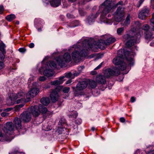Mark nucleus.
Here are the masks:
<instances>
[{
  "label": "nucleus",
  "mask_w": 154,
  "mask_h": 154,
  "mask_svg": "<svg viewBox=\"0 0 154 154\" xmlns=\"http://www.w3.org/2000/svg\"><path fill=\"white\" fill-rule=\"evenodd\" d=\"M81 43L82 45V48H81V51L79 53L78 51L75 50L72 54V59L76 63L79 62L81 60V57L86 56L87 55L88 50L92 49L93 46L92 45H90L88 40L85 39L84 41H79L77 44L72 46V48L75 50L79 49L81 50L80 46Z\"/></svg>",
  "instance_id": "f257e3e1"
},
{
  "label": "nucleus",
  "mask_w": 154,
  "mask_h": 154,
  "mask_svg": "<svg viewBox=\"0 0 154 154\" xmlns=\"http://www.w3.org/2000/svg\"><path fill=\"white\" fill-rule=\"evenodd\" d=\"M102 5L104 6V8L100 17L101 23H104L111 24L113 21L108 19L104 16L111 11L113 7L112 0H106L102 4Z\"/></svg>",
  "instance_id": "f03ea898"
},
{
  "label": "nucleus",
  "mask_w": 154,
  "mask_h": 154,
  "mask_svg": "<svg viewBox=\"0 0 154 154\" xmlns=\"http://www.w3.org/2000/svg\"><path fill=\"white\" fill-rule=\"evenodd\" d=\"M120 72L119 69L116 67L106 69L104 73V76L100 75L96 78V81L98 83L104 84L106 82V77H109L111 76H116L120 74Z\"/></svg>",
  "instance_id": "7ed1b4c3"
},
{
  "label": "nucleus",
  "mask_w": 154,
  "mask_h": 154,
  "mask_svg": "<svg viewBox=\"0 0 154 154\" xmlns=\"http://www.w3.org/2000/svg\"><path fill=\"white\" fill-rule=\"evenodd\" d=\"M56 66L57 64L54 61H49L47 63L44 71L43 67L42 66L39 69V72L40 74H42L43 72V74L48 77H51L54 73L52 68H56Z\"/></svg>",
  "instance_id": "20e7f679"
},
{
  "label": "nucleus",
  "mask_w": 154,
  "mask_h": 154,
  "mask_svg": "<svg viewBox=\"0 0 154 154\" xmlns=\"http://www.w3.org/2000/svg\"><path fill=\"white\" fill-rule=\"evenodd\" d=\"M142 35V32H140L133 37L131 36L129 34L124 35L123 37L124 38L128 40L126 43V46L128 47H129L134 45L135 43H139V39Z\"/></svg>",
  "instance_id": "39448f33"
},
{
  "label": "nucleus",
  "mask_w": 154,
  "mask_h": 154,
  "mask_svg": "<svg viewBox=\"0 0 154 154\" xmlns=\"http://www.w3.org/2000/svg\"><path fill=\"white\" fill-rule=\"evenodd\" d=\"M57 61L59 66L61 67H65L67 63L71 60V58L68 52L65 53L63 55L56 58Z\"/></svg>",
  "instance_id": "423d86ee"
},
{
  "label": "nucleus",
  "mask_w": 154,
  "mask_h": 154,
  "mask_svg": "<svg viewBox=\"0 0 154 154\" xmlns=\"http://www.w3.org/2000/svg\"><path fill=\"white\" fill-rule=\"evenodd\" d=\"M122 50H119L118 51V54L119 56L115 58L112 60L113 63L116 66H118L120 69L122 70H125L126 67V64L124 62L122 58L123 55L121 54Z\"/></svg>",
  "instance_id": "0eeeda50"
},
{
  "label": "nucleus",
  "mask_w": 154,
  "mask_h": 154,
  "mask_svg": "<svg viewBox=\"0 0 154 154\" xmlns=\"http://www.w3.org/2000/svg\"><path fill=\"white\" fill-rule=\"evenodd\" d=\"M88 83L85 81L80 82L78 83L75 87H72L74 94L75 96H78L79 94V93L78 91H80L85 89L87 86Z\"/></svg>",
  "instance_id": "6e6552de"
},
{
  "label": "nucleus",
  "mask_w": 154,
  "mask_h": 154,
  "mask_svg": "<svg viewBox=\"0 0 154 154\" xmlns=\"http://www.w3.org/2000/svg\"><path fill=\"white\" fill-rule=\"evenodd\" d=\"M125 8L122 5L118 7L116 11L113 14L115 20L117 22H119L125 14Z\"/></svg>",
  "instance_id": "1a4fd4ad"
},
{
  "label": "nucleus",
  "mask_w": 154,
  "mask_h": 154,
  "mask_svg": "<svg viewBox=\"0 0 154 154\" xmlns=\"http://www.w3.org/2000/svg\"><path fill=\"white\" fill-rule=\"evenodd\" d=\"M63 87L62 86H58L55 89L53 90L51 92L50 96L52 102H55L59 98L58 93Z\"/></svg>",
  "instance_id": "9d476101"
},
{
  "label": "nucleus",
  "mask_w": 154,
  "mask_h": 154,
  "mask_svg": "<svg viewBox=\"0 0 154 154\" xmlns=\"http://www.w3.org/2000/svg\"><path fill=\"white\" fill-rule=\"evenodd\" d=\"M149 9L146 7L143 8L139 13L138 17L141 20H144L149 15Z\"/></svg>",
  "instance_id": "9b49d317"
},
{
  "label": "nucleus",
  "mask_w": 154,
  "mask_h": 154,
  "mask_svg": "<svg viewBox=\"0 0 154 154\" xmlns=\"http://www.w3.org/2000/svg\"><path fill=\"white\" fill-rule=\"evenodd\" d=\"M25 96V94L23 92L21 91L15 95L14 98L15 100H17V103H19L21 102H25L24 98Z\"/></svg>",
  "instance_id": "f8f14e48"
},
{
  "label": "nucleus",
  "mask_w": 154,
  "mask_h": 154,
  "mask_svg": "<svg viewBox=\"0 0 154 154\" xmlns=\"http://www.w3.org/2000/svg\"><path fill=\"white\" fill-rule=\"evenodd\" d=\"M21 119L24 122H28L29 121L31 118V115L29 111L24 112L20 116Z\"/></svg>",
  "instance_id": "ddd939ff"
},
{
  "label": "nucleus",
  "mask_w": 154,
  "mask_h": 154,
  "mask_svg": "<svg viewBox=\"0 0 154 154\" xmlns=\"http://www.w3.org/2000/svg\"><path fill=\"white\" fill-rule=\"evenodd\" d=\"M38 89L36 88H34L31 89L26 94V97L28 99L33 98L36 96L39 93Z\"/></svg>",
  "instance_id": "4468645a"
},
{
  "label": "nucleus",
  "mask_w": 154,
  "mask_h": 154,
  "mask_svg": "<svg viewBox=\"0 0 154 154\" xmlns=\"http://www.w3.org/2000/svg\"><path fill=\"white\" fill-rule=\"evenodd\" d=\"M29 110L30 111V112H31L35 117L38 116L41 113V112L39 110V106H32Z\"/></svg>",
  "instance_id": "2eb2a0df"
},
{
  "label": "nucleus",
  "mask_w": 154,
  "mask_h": 154,
  "mask_svg": "<svg viewBox=\"0 0 154 154\" xmlns=\"http://www.w3.org/2000/svg\"><path fill=\"white\" fill-rule=\"evenodd\" d=\"M14 128V126L12 122H8L5 125L3 130L5 133H8L9 131H12Z\"/></svg>",
  "instance_id": "dca6fc26"
},
{
  "label": "nucleus",
  "mask_w": 154,
  "mask_h": 154,
  "mask_svg": "<svg viewBox=\"0 0 154 154\" xmlns=\"http://www.w3.org/2000/svg\"><path fill=\"white\" fill-rule=\"evenodd\" d=\"M126 54H128V56H126V60L127 61L128 65L131 66L133 65L134 63V61L132 58L133 55H132V53H129V52L127 51L125 53Z\"/></svg>",
  "instance_id": "f3484780"
},
{
  "label": "nucleus",
  "mask_w": 154,
  "mask_h": 154,
  "mask_svg": "<svg viewBox=\"0 0 154 154\" xmlns=\"http://www.w3.org/2000/svg\"><path fill=\"white\" fill-rule=\"evenodd\" d=\"M21 119L15 118L14 119V123L16 128L19 130L21 128Z\"/></svg>",
  "instance_id": "a211bd4d"
},
{
  "label": "nucleus",
  "mask_w": 154,
  "mask_h": 154,
  "mask_svg": "<svg viewBox=\"0 0 154 154\" xmlns=\"http://www.w3.org/2000/svg\"><path fill=\"white\" fill-rule=\"evenodd\" d=\"M63 77H60L59 78L58 80H55L51 82L50 84L51 85L55 86H57L62 84L65 80H63Z\"/></svg>",
  "instance_id": "6ab92c4d"
},
{
  "label": "nucleus",
  "mask_w": 154,
  "mask_h": 154,
  "mask_svg": "<svg viewBox=\"0 0 154 154\" xmlns=\"http://www.w3.org/2000/svg\"><path fill=\"white\" fill-rule=\"evenodd\" d=\"M98 14H97L96 15H92L89 16L88 18V21L89 24H92L94 22L95 19L97 18Z\"/></svg>",
  "instance_id": "aec40b11"
},
{
  "label": "nucleus",
  "mask_w": 154,
  "mask_h": 154,
  "mask_svg": "<svg viewBox=\"0 0 154 154\" xmlns=\"http://www.w3.org/2000/svg\"><path fill=\"white\" fill-rule=\"evenodd\" d=\"M145 38L146 39L148 40H150L152 39L154 37V35L153 34L152 32L149 31H147L145 33Z\"/></svg>",
  "instance_id": "412c9836"
},
{
  "label": "nucleus",
  "mask_w": 154,
  "mask_h": 154,
  "mask_svg": "<svg viewBox=\"0 0 154 154\" xmlns=\"http://www.w3.org/2000/svg\"><path fill=\"white\" fill-rule=\"evenodd\" d=\"M96 44L98 47L102 50L104 49L107 45H106L105 41L98 42Z\"/></svg>",
  "instance_id": "4be33fe9"
},
{
  "label": "nucleus",
  "mask_w": 154,
  "mask_h": 154,
  "mask_svg": "<svg viewBox=\"0 0 154 154\" xmlns=\"http://www.w3.org/2000/svg\"><path fill=\"white\" fill-rule=\"evenodd\" d=\"M52 6L57 7L61 4V0H52L50 2Z\"/></svg>",
  "instance_id": "5701e85b"
},
{
  "label": "nucleus",
  "mask_w": 154,
  "mask_h": 154,
  "mask_svg": "<svg viewBox=\"0 0 154 154\" xmlns=\"http://www.w3.org/2000/svg\"><path fill=\"white\" fill-rule=\"evenodd\" d=\"M35 25L37 27V26H39L44 23L43 21L40 18H36L34 22Z\"/></svg>",
  "instance_id": "b1692460"
},
{
  "label": "nucleus",
  "mask_w": 154,
  "mask_h": 154,
  "mask_svg": "<svg viewBox=\"0 0 154 154\" xmlns=\"http://www.w3.org/2000/svg\"><path fill=\"white\" fill-rule=\"evenodd\" d=\"M116 40L115 38L111 36L108 38L105 41L106 42V45H107L113 43Z\"/></svg>",
  "instance_id": "393cba45"
},
{
  "label": "nucleus",
  "mask_w": 154,
  "mask_h": 154,
  "mask_svg": "<svg viewBox=\"0 0 154 154\" xmlns=\"http://www.w3.org/2000/svg\"><path fill=\"white\" fill-rule=\"evenodd\" d=\"M41 102L44 105H47L50 103V100L48 98L43 97L41 100Z\"/></svg>",
  "instance_id": "a878e982"
},
{
  "label": "nucleus",
  "mask_w": 154,
  "mask_h": 154,
  "mask_svg": "<svg viewBox=\"0 0 154 154\" xmlns=\"http://www.w3.org/2000/svg\"><path fill=\"white\" fill-rule=\"evenodd\" d=\"M39 110L41 113L43 114L46 113L48 112V110L46 107L42 104H39L38 105Z\"/></svg>",
  "instance_id": "bb28decb"
},
{
  "label": "nucleus",
  "mask_w": 154,
  "mask_h": 154,
  "mask_svg": "<svg viewBox=\"0 0 154 154\" xmlns=\"http://www.w3.org/2000/svg\"><path fill=\"white\" fill-rule=\"evenodd\" d=\"M130 16L129 14L127 15L126 20L122 22V24L123 25L127 26L130 23Z\"/></svg>",
  "instance_id": "cd10ccee"
},
{
  "label": "nucleus",
  "mask_w": 154,
  "mask_h": 154,
  "mask_svg": "<svg viewBox=\"0 0 154 154\" xmlns=\"http://www.w3.org/2000/svg\"><path fill=\"white\" fill-rule=\"evenodd\" d=\"M6 47V45L3 42L0 43V51L3 53H6L5 48Z\"/></svg>",
  "instance_id": "c85d7f7f"
},
{
  "label": "nucleus",
  "mask_w": 154,
  "mask_h": 154,
  "mask_svg": "<svg viewBox=\"0 0 154 154\" xmlns=\"http://www.w3.org/2000/svg\"><path fill=\"white\" fill-rule=\"evenodd\" d=\"M15 18V15L13 14L8 15L6 17V19L9 21H11Z\"/></svg>",
  "instance_id": "c756f323"
},
{
  "label": "nucleus",
  "mask_w": 154,
  "mask_h": 154,
  "mask_svg": "<svg viewBox=\"0 0 154 154\" xmlns=\"http://www.w3.org/2000/svg\"><path fill=\"white\" fill-rule=\"evenodd\" d=\"M89 86L92 88H95L97 86L96 83L93 81H91L89 82Z\"/></svg>",
  "instance_id": "7c9ffc66"
},
{
  "label": "nucleus",
  "mask_w": 154,
  "mask_h": 154,
  "mask_svg": "<svg viewBox=\"0 0 154 154\" xmlns=\"http://www.w3.org/2000/svg\"><path fill=\"white\" fill-rule=\"evenodd\" d=\"M73 75L71 73V72H69L68 73H66L65 74L64 76H61V77H63V79L65 78H70L73 77Z\"/></svg>",
  "instance_id": "2f4dec72"
},
{
  "label": "nucleus",
  "mask_w": 154,
  "mask_h": 154,
  "mask_svg": "<svg viewBox=\"0 0 154 154\" xmlns=\"http://www.w3.org/2000/svg\"><path fill=\"white\" fill-rule=\"evenodd\" d=\"M124 30L123 27H120L118 28L117 30V32L119 35H121Z\"/></svg>",
  "instance_id": "473e14b6"
},
{
  "label": "nucleus",
  "mask_w": 154,
  "mask_h": 154,
  "mask_svg": "<svg viewBox=\"0 0 154 154\" xmlns=\"http://www.w3.org/2000/svg\"><path fill=\"white\" fill-rule=\"evenodd\" d=\"M24 103H22L17 105L15 106V109L16 111H18L20 108L22 107L24 105Z\"/></svg>",
  "instance_id": "72a5a7b5"
},
{
  "label": "nucleus",
  "mask_w": 154,
  "mask_h": 154,
  "mask_svg": "<svg viewBox=\"0 0 154 154\" xmlns=\"http://www.w3.org/2000/svg\"><path fill=\"white\" fill-rule=\"evenodd\" d=\"M149 26L147 24H146L143 26L142 27L143 29L145 31V32L147 31H149Z\"/></svg>",
  "instance_id": "f704fd0d"
},
{
  "label": "nucleus",
  "mask_w": 154,
  "mask_h": 154,
  "mask_svg": "<svg viewBox=\"0 0 154 154\" xmlns=\"http://www.w3.org/2000/svg\"><path fill=\"white\" fill-rule=\"evenodd\" d=\"M69 90L70 88L69 87H64L63 89V91L64 93H68Z\"/></svg>",
  "instance_id": "c9c22d12"
},
{
  "label": "nucleus",
  "mask_w": 154,
  "mask_h": 154,
  "mask_svg": "<svg viewBox=\"0 0 154 154\" xmlns=\"http://www.w3.org/2000/svg\"><path fill=\"white\" fill-rule=\"evenodd\" d=\"M9 114L8 113H7L5 111H4V112H2L1 114V116L2 117H4L8 116Z\"/></svg>",
  "instance_id": "e433bc0d"
},
{
  "label": "nucleus",
  "mask_w": 154,
  "mask_h": 154,
  "mask_svg": "<svg viewBox=\"0 0 154 154\" xmlns=\"http://www.w3.org/2000/svg\"><path fill=\"white\" fill-rule=\"evenodd\" d=\"M82 122V120L81 119H78L75 121V123L77 125L80 124Z\"/></svg>",
  "instance_id": "4c0bfd02"
},
{
  "label": "nucleus",
  "mask_w": 154,
  "mask_h": 154,
  "mask_svg": "<svg viewBox=\"0 0 154 154\" xmlns=\"http://www.w3.org/2000/svg\"><path fill=\"white\" fill-rule=\"evenodd\" d=\"M151 26L154 25V13L152 14V17L150 20Z\"/></svg>",
  "instance_id": "58836bf2"
},
{
  "label": "nucleus",
  "mask_w": 154,
  "mask_h": 154,
  "mask_svg": "<svg viewBox=\"0 0 154 154\" xmlns=\"http://www.w3.org/2000/svg\"><path fill=\"white\" fill-rule=\"evenodd\" d=\"M143 1L144 0H140L138 2V3L137 5V8H139L143 3Z\"/></svg>",
  "instance_id": "ea45409f"
},
{
  "label": "nucleus",
  "mask_w": 154,
  "mask_h": 154,
  "mask_svg": "<svg viewBox=\"0 0 154 154\" xmlns=\"http://www.w3.org/2000/svg\"><path fill=\"white\" fill-rule=\"evenodd\" d=\"M5 53H3L2 52V53H0V59L1 60H3L4 59L5 56Z\"/></svg>",
  "instance_id": "a19ab883"
},
{
  "label": "nucleus",
  "mask_w": 154,
  "mask_h": 154,
  "mask_svg": "<svg viewBox=\"0 0 154 154\" xmlns=\"http://www.w3.org/2000/svg\"><path fill=\"white\" fill-rule=\"evenodd\" d=\"M46 79V78L44 76H40L39 78V80L40 81H43Z\"/></svg>",
  "instance_id": "79ce46f5"
},
{
  "label": "nucleus",
  "mask_w": 154,
  "mask_h": 154,
  "mask_svg": "<svg viewBox=\"0 0 154 154\" xmlns=\"http://www.w3.org/2000/svg\"><path fill=\"white\" fill-rule=\"evenodd\" d=\"M4 67V64L2 62L0 61V70L3 69Z\"/></svg>",
  "instance_id": "37998d69"
},
{
  "label": "nucleus",
  "mask_w": 154,
  "mask_h": 154,
  "mask_svg": "<svg viewBox=\"0 0 154 154\" xmlns=\"http://www.w3.org/2000/svg\"><path fill=\"white\" fill-rule=\"evenodd\" d=\"M19 51L20 52H24L26 51V50L24 48H20L19 49Z\"/></svg>",
  "instance_id": "c03bdc74"
},
{
  "label": "nucleus",
  "mask_w": 154,
  "mask_h": 154,
  "mask_svg": "<svg viewBox=\"0 0 154 154\" xmlns=\"http://www.w3.org/2000/svg\"><path fill=\"white\" fill-rule=\"evenodd\" d=\"M3 7L2 6H0V14H1L3 13Z\"/></svg>",
  "instance_id": "a18cd8bd"
},
{
  "label": "nucleus",
  "mask_w": 154,
  "mask_h": 154,
  "mask_svg": "<svg viewBox=\"0 0 154 154\" xmlns=\"http://www.w3.org/2000/svg\"><path fill=\"white\" fill-rule=\"evenodd\" d=\"M120 120L123 123L125 122V119L124 117H121L120 119Z\"/></svg>",
  "instance_id": "49530a36"
},
{
  "label": "nucleus",
  "mask_w": 154,
  "mask_h": 154,
  "mask_svg": "<svg viewBox=\"0 0 154 154\" xmlns=\"http://www.w3.org/2000/svg\"><path fill=\"white\" fill-rule=\"evenodd\" d=\"M18 152H19V151L17 150L16 151H14L13 152H11L9 153V154H16Z\"/></svg>",
  "instance_id": "de8ad7c7"
},
{
  "label": "nucleus",
  "mask_w": 154,
  "mask_h": 154,
  "mask_svg": "<svg viewBox=\"0 0 154 154\" xmlns=\"http://www.w3.org/2000/svg\"><path fill=\"white\" fill-rule=\"evenodd\" d=\"M102 63H100L97 66L95 69L97 70L100 69L102 66Z\"/></svg>",
  "instance_id": "09e8293b"
},
{
  "label": "nucleus",
  "mask_w": 154,
  "mask_h": 154,
  "mask_svg": "<svg viewBox=\"0 0 154 154\" xmlns=\"http://www.w3.org/2000/svg\"><path fill=\"white\" fill-rule=\"evenodd\" d=\"M78 116V114L76 112H75L74 114L72 115V117L74 118H76Z\"/></svg>",
  "instance_id": "8fccbe9b"
},
{
  "label": "nucleus",
  "mask_w": 154,
  "mask_h": 154,
  "mask_svg": "<svg viewBox=\"0 0 154 154\" xmlns=\"http://www.w3.org/2000/svg\"><path fill=\"white\" fill-rule=\"evenodd\" d=\"M34 46V44L33 43H31L29 45V47L30 48H33Z\"/></svg>",
  "instance_id": "3c124183"
},
{
  "label": "nucleus",
  "mask_w": 154,
  "mask_h": 154,
  "mask_svg": "<svg viewBox=\"0 0 154 154\" xmlns=\"http://www.w3.org/2000/svg\"><path fill=\"white\" fill-rule=\"evenodd\" d=\"M135 101V98L134 97H132L131 98V102L133 103Z\"/></svg>",
  "instance_id": "603ef678"
},
{
  "label": "nucleus",
  "mask_w": 154,
  "mask_h": 154,
  "mask_svg": "<svg viewBox=\"0 0 154 154\" xmlns=\"http://www.w3.org/2000/svg\"><path fill=\"white\" fill-rule=\"evenodd\" d=\"M123 2L122 1H120L116 5V6H117L118 5H122L123 4Z\"/></svg>",
  "instance_id": "864d4df0"
},
{
  "label": "nucleus",
  "mask_w": 154,
  "mask_h": 154,
  "mask_svg": "<svg viewBox=\"0 0 154 154\" xmlns=\"http://www.w3.org/2000/svg\"><path fill=\"white\" fill-rule=\"evenodd\" d=\"M72 82V80L71 79H69L66 82V84H67V85L69 84H70V83H71Z\"/></svg>",
  "instance_id": "5fc2aeb1"
},
{
  "label": "nucleus",
  "mask_w": 154,
  "mask_h": 154,
  "mask_svg": "<svg viewBox=\"0 0 154 154\" xmlns=\"http://www.w3.org/2000/svg\"><path fill=\"white\" fill-rule=\"evenodd\" d=\"M67 16L69 18H71L73 17V15L70 14H67Z\"/></svg>",
  "instance_id": "6e6d98bb"
},
{
  "label": "nucleus",
  "mask_w": 154,
  "mask_h": 154,
  "mask_svg": "<svg viewBox=\"0 0 154 154\" xmlns=\"http://www.w3.org/2000/svg\"><path fill=\"white\" fill-rule=\"evenodd\" d=\"M11 108H8L6 109H5L4 110V111H5L6 112H8L11 110Z\"/></svg>",
  "instance_id": "4d7b16f0"
},
{
  "label": "nucleus",
  "mask_w": 154,
  "mask_h": 154,
  "mask_svg": "<svg viewBox=\"0 0 154 154\" xmlns=\"http://www.w3.org/2000/svg\"><path fill=\"white\" fill-rule=\"evenodd\" d=\"M140 150H137L135 152V154H138V153H139Z\"/></svg>",
  "instance_id": "13d9d810"
},
{
  "label": "nucleus",
  "mask_w": 154,
  "mask_h": 154,
  "mask_svg": "<svg viewBox=\"0 0 154 154\" xmlns=\"http://www.w3.org/2000/svg\"><path fill=\"white\" fill-rule=\"evenodd\" d=\"M78 25H76V24H75L74 25H70V26H69V27H75V26H78Z\"/></svg>",
  "instance_id": "bf43d9fd"
},
{
  "label": "nucleus",
  "mask_w": 154,
  "mask_h": 154,
  "mask_svg": "<svg viewBox=\"0 0 154 154\" xmlns=\"http://www.w3.org/2000/svg\"><path fill=\"white\" fill-rule=\"evenodd\" d=\"M149 154H154V150L150 151L149 153Z\"/></svg>",
  "instance_id": "052dcab7"
},
{
  "label": "nucleus",
  "mask_w": 154,
  "mask_h": 154,
  "mask_svg": "<svg viewBox=\"0 0 154 154\" xmlns=\"http://www.w3.org/2000/svg\"><path fill=\"white\" fill-rule=\"evenodd\" d=\"M33 77H30L29 79V81H31V80H33Z\"/></svg>",
  "instance_id": "680f3d73"
},
{
  "label": "nucleus",
  "mask_w": 154,
  "mask_h": 154,
  "mask_svg": "<svg viewBox=\"0 0 154 154\" xmlns=\"http://www.w3.org/2000/svg\"><path fill=\"white\" fill-rule=\"evenodd\" d=\"M152 30L154 31V25H152Z\"/></svg>",
  "instance_id": "e2e57ef3"
},
{
  "label": "nucleus",
  "mask_w": 154,
  "mask_h": 154,
  "mask_svg": "<svg viewBox=\"0 0 154 154\" xmlns=\"http://www.w3.org/2000/svg\"><path fill=\"white\" fill-rule=\"evenodd\" d=\"M150 45L151 46H153L154 45V44H153V43L152 42L150 43Z\"/></svg>",
  "instance_id": "0e129e2a"
},
{
  "label": "nucleus",
  "mask_w": 154,
  "mask_h": 154,
  "mask_svg": "<svg viewBox=\"0 0 154 154\" xmlns=\"http://www.w3.org/2000/svg\"><path fill=\"white\" fill-rule=\"evenodd\" d=\"M95 128L94 127H93L91 128V130L93 131H94V130H95Z\"/></svg>",
  "instance_id": "69168bd1"
},
{
  "label": "nucleus",
  "mask_w": 154,
  "mask_h": 154,
  "mask_svg": "<svg viewBox=\"0 0 154 154\" xmlns=\"http://www.w3.org/2000/svg\"><path fill=\"white\" fill-rule=\"evenodd\" d=\"M80 68L82 69H83L84 68V66H82L81 67H80V68H79V69Z\"/></svg>",
  "instance_id": "338daca9"
},
{
  "label": "nucleus",
  "mask_w": 154,
  "mask_h": 154,
  "mask_svg": "<svg viewBox=\"0 0 154 154\" xmlns=\"http://www.w3.org/2000/svg\"><path fill=\"white\" fill-rule=\"evenodd\" d=\"M111 14H109L108 15V17H111Z\"/></svg>",
  "instance_id": "774afa93"
}]
</instances>
